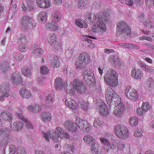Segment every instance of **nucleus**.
I'll list each match as a JSON object with an SVG mask.
<instances>
[{
    "mask_svg": "<svg viewBox=\"0 0 154 154\" xmlns=\"http://www.w3.org/2000/svg\"><path fill=\"white\" fill-rule=\"evenodd\" d=\"M110 11V10L107 9L103 12H99L96 14L95 17L97 20L93 25L92 30L97 35H102L106 31L105 23L107 21V17L109 16Z\"/></svg>",
    "mask_w": 154,
    "mask_h": 154,
    "instance_id": "1",
    "label": "nucleus"
},
{
    "mask_svg": "<svg viewBox=\"0 0 154 154\" xmlns=\"http://www.w3.org/2000/svg\"><path fill=\"white\" fill-rule=\"evenodd\" d=\"M55 133L56 135L53 136L51 134V130H48L47 132L43 134L44 138L47 141H49L50 140V137L51 139L55 142H58L60 139L65 138L68 139L70 138L69 134L68 133L60 127H58L56 128Z\"/></svg>",
    "mask_w": 154,
    "mask_h": 154,
    "instance_id": "2",
    "label": "nucleus"
},
{
    "mask_svg": "<svg viewBox=\"0 0 154 154\" xmlns=\"http://www.w3.org/2000/svg\"><path fill=\"white\" fill-rule=\"evenodd\" d=\"M100 140L102 143L104 144L105 148L107 152H109L110 149L114 150L117 148L119 151H122L125 147V145L123 142H121L118 140H114L112 142V145L111 146L110 143L106 138H100Z\"/></svg>",
    "mask_w": 154,
    "mask_h": 154,
    "instance_id": "3",
    "label": "nucleus"
},
{
    "mask_svg": "<svg viewBox=\"0 0 154 154\" xmlns=\"http://www.w3.org/2000/svg\"><path fill=\"white\" fill-rule=\"evenodd\" d=\"M91 57L89 54L86 52L79 54V60L76 61L75 66L78 69H82L91 62Z\"/></svg>",
    "mask_w": 154,
    "mask_h": 154,
    "instance_id": "4",
    "label": "nucleus"
},
{
    "mask_svg": "<svg viewBox=\"0 0 154 154\" xmlns=\"http://www.w3.org/2000/svg\"><path fill=\"white\" fill-rule=\"evenodd\" d=\"M118 75L114 71H111L107 73L104 76L105 82L110 86L115 87L118 84Z\"/></svg>",
    "mask_w": 154,
    "mask_h": 154,
    "instance_id": "5",
    "label": "nucleus"
},
{
    "mask_svg": "<svg viewBox=\"0 0 154 154\" xmlns=\"http://www.w3.org/2000/svg\"><path fill=\"white\" fill-rule=\"evenodd\" d=\"M118 75L114 71H111L107 73L104 76L105 82L110 86L115 87L118 84Z\"/></svg>",
    "mask_w": 154,
    "mask_h": 154,
    "instance_id": "6",
    "label": "nucleus"
},
{
    "mask_svg": "<svg viewBox=\"0 0 154 154\" xmlns=\"http://www.w3.org/2000/svg\"><path fill=\"white\" fill-rule=\"evenodd\" d=\"M106 98L110 107L112 103L119 102L121 99L115 91L110 88H108L106 92Z\"/></svg>",
    "mask_w": 154,
    "mask_h": 154,
    "instance_id": "7",
    "label": "nucleus"
},
{
    "mask_svg": "<svg viewBox=\"0 0 154 154\" xmlns=\"http://www.w3.org/2000/svg\"><path fill=\"white\" fill-rule=\"evenodd\" d=\"M85 143L90 146L91 152L94 154H98L99 152V144L95 142L94 138L90 135H86L83 138Z\"/></svg>",
    "mask_w": 154,
    "mask_h": 154,
    "instance_id": "8",
    "label": "nucleus"
},
{
    "mask_svg": "<svg viewBox=\"0 0 154 154\" xmlns=\"http://www.w3.org/2000/svg\"><path fill=\"white\" fill-rule=\"evenodd\" d=\"M114 132L119 138L125 139L128 137L129 133L128 128L124 125H117L114 128Z\"/></svg>",
    "mask_w": 154,
    "mask_h": 154,
    "instance_id": "9",
    "label": "nucleus"
},
{
    "mask_svg": "<svg viewBox=\"0 0 154 154\" xmlns=\"http://www.w3.org/2000/svg\"><path fill=\"white\" fill-rule=\"evenodd\" d=\"M114 132L119 138L125 139L128 137L129 133L128 128L124 125H117L114 128Z\"/></svg>",
    "mask_w": 154,
    "mask_h": 154,
    "instance_id": "10",
    "label": "nucleus"
},
{
    "mask_svg": "<svg viewBox=\"0 0 154 154\" xmlns=\"http://www.w3.org/2000/svg\"><path fill=\"white\" fill-rule=\"evenodd\" d=\"M57 37L56 35L51 33L48 35L47 38V41L52 47L55 48V51L57 53L62 51V45L61 42H58L56 41Z\"/></svg>",
    "mask_w": 154,
    "mask_h": 154,
    "instance_id": "11",
    "label": "nucleus"
},
{
    "mask_svg": "<svg viewBox=\"0 0 154 154\" xmlns=\"http://www.w3.org/2000/svg\"><path fill=\"white\" fill-rule=\"evenodd\" d=\"M116 29L117 35L123 33L129 37L132 36L131 35V29L127 23L125 21H122L118 23Z\"/></svg>",
    "mask_w": 154,
    "mask_h": 154,
    "instance_id": "12",
    "label": "nucleus"
},
{
    "mask_svg": "<svg viewBox=\"0 0 154 154\" xmlns=\"http://www.w3.org/2000/svg\"><path fill=\"white\" fill-rule=\"evenodd\" d=\"M72 84H73L75 90L79 94L85 93L88 90L87 87L84 82L79 79H74Z\"/></svg>",
    "mask_w": 154,
    "mask_h": 154,
    "instance_id": "13",
    "label": "nucleus"
},
{
    "mask_svg": "<svg viewBox=\"0 0 154 154\" xmlns=\"http://www.w3.org/2000/svg\"><path fill=\"white\" fill-rule=\"evenodd\" d=\"M126 96L130 100L135 101L138 97L139 95L136 90L130 86H127L125 90Z\"/></svg>",
    "mask_w": 154,
    "mask_h": 154,
    "instance_id": "14",
    "label": "nucleus"
},
{
    "mask_svg": "<svg viewBox=\"0 0 154 154\" xmlns=\"http://www.w3.org/2000/svg\"><path fill=\"white\" fill-rule=\"evenodd\" d=\"M84 80L88 85L94 82L95 79L93 73L90 71H84L82 73Z\"/></svg>",
    "mask_w": 154,
    "mask_h": 154,
    "instance_id": "15",
    "label": "nucleus"
},
{
    "mask_svg": "<svg viewBox=\"0 0 154 154\" xmlns=\"http://www.w3.org/2000/svg\"><path fill=\"white\" fill-rule=\"evenodd\" d=\"M33 21V20L28 16H23L20 20L21 29L23 31L26 30L29 25Z\"/></svg>",
    "mask_w": 154,
    "mask_h": 154,
    "instance_id": "16",
    "label": "nucleus"
},
{
    "mask_svg": "<svg viewBox=\"0 0 154 154\" xmlns=\"http://www.w3.org/2000/svg\"><path fill=\"white\" fill-rule=\"evenodd\" d=\"M65 128L68 131L75 132L78 131L77 126L74 122L71 120H66L63 124Z\"/></svg>",
    "mask_w": 154,
    "mask_h": 154,
    "instance_id": "17",
    "label": "nucleus"
},
{
    "mask_svg": "<svg viewBox=\"0 0 154 154\" xmlns=\"http://www.w3.org/2000/svg\"><path fill=\"white\" fill-rule=\"evenodd\" d=\"M112 104L117 105L114 107L113 109V113L116 116H120L122 115L124 110V106L123 103H121V100L119 102L112 103Z\"/></svg>",
    "mask_w": 154,
    "mask_h": 154,
    "instance_id": "18",
    "label": "nucleus"
},
{
    "mask_svg": "<svg viewBox=\"0 0 154 154\" xmlns=\"http://www.w3.org/2000/svg\"><path fill=\"white\" fill-rule=\"evenodd\" d=\"M54 85L57 89L62 90L63 88L66 86L67 82H64L61 78L57 77L55 79Z\"/></svg>",
    "mask_w": 154,
    "mask_h": 154,
    "instance_id": "19",
    "label": "nucleus"
},
{
    "mask_svg": "<svg viewBox=\"0 0 154 154\" xmlns=\"http://www.w3.org/2000/svg\"><path fill=\"white\" fill-rule=\"evenodd\" d=\"M131 75L133 78L136 79H139L143 78V73L141 69L135 68L131 70Z\"/></svg>",
    "mask_w": 154,
    "mask_h": 154,
    "instance_id": "20",
    "label": "nucleus"
},
{
    "mask_svg": "<svg viewBox=\"0 0 154 154\" xmlns=\"http://www.w3.org/2000/svg\"><path fill=\"white\" fill-rule=\"evenodd\" d=\"M35 0H26V2H23L21 8L24 11L31 10L34 7V2Z\"/></svg>",
    "mask_w": 154,
    "mask_h": 154,
    "instance_id": "21",
    "label": "nucleus"
},
{
    "mask_svg": "<svg viewBox=\"0 0 154 154\" xmlns=\"http://www.w3.org/2000/svg\"><path fill=\"white\" fill-rule=\"evenodd\" d=\"M75 124L82 130H84L88 122L79 117H77L75 120Z\"/></svg>",
    "mask_w": 154,
    "mask_h": 154,
    "instance_id": "22",
    "label": "nucleus"
},
{
    "mask_svg": "<svg viewBox=\"0 0 154 154\" xmlns=\"http://www.w3.org/2000/svg\"><path fill=\"white\" fill-rule=\"evenodd\" d=\"M36 4L40 8H47L51 6L50 0H37Z\"/></svg>",
    "mask_w": 154,
    "mask_h": 154,
    "instance_id": "23",
    "label": "nucleus"
},
{
    "mask_svg": "<svg viewBox=\"0 0 154 154\" xmlns=\"http://www.w3.org/2000/svg\"><path fill=\"white\" fill-rule=\"evenodd\" d=\"M65 104L67 107L72 110H75L78 108V105L76 102L72 99H66Z\"/></svg>",
    "mask_w": 154,
    "mask_h": 154,
    "instance_id": "24",
    "label": "nucleus"
},
{
    "mask_svg": "<svg viewBox=\"0 0 154 154\" xmlns=\"http://www.w3.org/2000/svg\"><path fill=\"white\" fill-rule=\"evenodd\" d=\"M36 46L35 45L33 46L32 48L33 49L34 48H35V49H33L34 51L31 54V55L37 58L40 57L43 54L44 51L42 48H36Z\"/></svg>",
    "mask_w": 154,
    "mask_h": 154,
    "instance_id": "25",
    "label": "nucleus"
},
{
    "mask_svg": "<svg viewBox=\"0 0 154 154\" xmlns=\"http://www.w3.org/2000/svg\"><path fill=\"white\" fill-rule=\"evenodd\" d=\"M99 112L101 115L106 116L109 114V111L106 104L102 101L101 105L99 106Z\"/></svg>",
    "mask_w": 154,
    "mask_h": 154,
    "instance_id": "26",
    "label": "nucleus"
},
{
    "mask_svg": "<svg viewBox=\"0 0 154 154\" xmlns=\"http://www.w3.org/2000/svg\"><path fill=\"white\" fill-rule=\"evenodd\" d=\"M11 80L14 85L19 84L22 83L21 76L19 73L17 72H15L12 74Z\"/></svg>",
    "mask_w": 154,
    "mask_h": 154,
    "instance_id": "27",
    "label": "nucleus"
},
{
    "mask_svg": "<svg viewBox=\"0 0 154 154\" xmlns=\"http://www.w3.org/2000/svg\"><path fill=\"white\" fill-rule=\"evenodd\" d=\"M51 66L54 68H59L60 66V62L59 58L56 55L54 56L50 61Z\"/></svg>",
    "mask_w": 154,
    "mask_h": 154,
    "instance_id": "28",
    "label": "nucleus"
},
{
    "mask_svg": "<svg viewBox=\"0 0 154 154\" xmlns=\"http://www.w3.org/2000/svg\"><path fill=\"white\" fill-rule=\"evenodd\" d=\"M47 13L45 11L39 12L37 15V20L40 22H46L47 20Z\"/></svg>",
    "mask_w": 154,
    "mask_h": 154,
    "instance_id": "29",
    "label": "nucleus"
},
{
    "mask_svg": "<svg viewBox=\"0 0 154 154\" xmlns=\"http://www.w3.org/2000/svg\"><path fill=\"white\" fill-rule=\"evenodd\" d=\"M10 64L7 62L2 61L0 62V71L4 72L10 70Z\"/></svg>",
    "mask_w": 154,
    "mask_h": 154,
    "instance_id": "30",
    "label": "nucleus"
},
{
    "mask_svg": "<svg viewBox=\"0 0 154 154\" xmlns=\"http://www.w3.org/2000/svg\"><path fill=\"white\" fill-rule=\"evenodd\" d=\"M23 125L22 122L20 121L14 122L10 125V128L12 130L20 131L22 129Z\"/></svg>",
    "mask_w": 154,
    "mask_h": 154,
    "instance_id": "31",
    "label": "nucleus"
},
{
    "mask_svg": "<svg viewBox=\"0 0 154 154\" xmlns=\"http://www.w3.org/2000/svg\"><path fill=\"white\" fill-rule=\"evenodd\" d=\"M10 88L8 83H2L0 86V92L4 94L10 93Z\"/></svg>",
    "mask_w": 154,
    "mask_h": 154,
    "instance_id": "32",
    "label": "nucleus"
},
{
    "mask_svg": "<svg viewBox=\"0 0 154 154\" xmlns=\"http://www.w3.org/2000/svg\"><path fill=\"white\" fill-rule=\"evenodd\" d=\"M52 21L57 23L60 20L62 17V14L58 11L54 10L52 13Z\"/></svg>",
    "mask_w": 154,
    "mask_h": 154,
    "instance_id": "33",
    "label": "nucleus"
},
{
    "mask_svg": "<svg viewBox=\"0 0 154 154\" xmlns=\"http://www.w3.org/2000/svg\"><path fill=\"white\" fill-rule=\"evenodd\" d=\"M95 15L91 13H87L85 15V18L87 22L90 23L94 22L96 19Z\"/></svg>",
    "mask_w": 154,
    "mask_h": 154,
    "instance_id": "34",
    "label": "nucleus"
},
{
    "mask_svg": "<svg viewBox=\"0 0 154 154\" xmlns=\"http://www.w3.org/2000/svg\"><path fill=\"white\" fill-rule=\"evenodd\" d=\"M59 26V25L57 23L53 21L50 23H47L46 24V28L53 31L57 30Z\"/></svg>",
    "mask_w": 154,
    "mask_h": 154,
    "instance_id": "35",
    "label": "nucleus"
},
{
    "mask_svg": "<svg viewBox=\"0 0 154 154\" xmlns=\"http://www.w3.org/2000/svg\"><path fill=\"white\" fill-rule=\"evenodd\" d=\"M28 108L32 112L36 113L39 112L41 110L42 107L38 104H35L32 106H28Z\"/></svg>",
    "mask_w": 154,
    "mask_h": 154,
    "instance_id": "36",
    "label": "nucleus"
},
{
    "mask_svg": "<svg viewBox=\"0 0 154 154\" xmlns=\"http://www.w3.org/2000/svg\"><path fill=\"white\" fill-rule=\"evenodd\" d=\"M1 115L4 120L10 122L12 121L13 116L11 113L5 111L2 112Z\"/></svg>",
    "mask_w": 154,
    "mask_h": 154,
    "instance_id": "37",
    "label": "nucleus"
},
{
    "mask_svg": "<svg viewBox=\"0 0 154 154\" xmlns=\"http://www.w3.org/2000/svg\"><path fill=\"white\" fill-rule=\"evenodd\" d=\"M75 23L77 26L81 28L86 29L87 28L88 25L85 20L80 19L76 20Z\"/></svg>",
    "mask_w": 154,
    "mask_h": 154,
    "instance_id": "38",
    "label": "nucleus"
},
{
    "mask_svg": "<svg viewBox=\"0 0 154 154\" xmlns=\"http://www.w3.org/2000/svg\"><path fill=\"white\" fill-rule=\"evenodd\" d=\"M21 96L23 98H29L31 96V94L28 90L22 89L20 91Z\"/></svg>",
    "mask_w": 154,
    "mask_h": 154,
    "instance_id": "39",
    "label": "nucleus"
},
{
    "mask_svg": "<svg viewBox=\"0 0 154 154\" xmlns=\"http://www.w3.org/2000/svg\"><path fill=\"white\" fill-rule=\"evenodd\" d=\"M10 131L9 128H4L0 130V136L3 137H7L9 135Z\"/></svg>",
    "mask_w": 154,
    "mask_h": 154,
    "instance_id": "40",
    "label": "nucleus"
},
{
    "mask_svg": "<svg viewBox=\"0 0 154 154\" xmlns=\"http://www.w3.org/2000/svg\"><path fill=\"white\" fill-rule=\"evenodd\" d=\"M55 97L53 94H50L46 97V104L49 106H51L54 101Z\"/></svg>",
    "mask_w": 154,
    "mask_h": 154,
    "instance_id": "41",
    "label": "nucleus"
},
{
    "mask_svg": "<svg viewBox=\"0 0 154 154\" xmlns=\"http://www.w3.org/2000/svg\"><path fill=\"white\" fill-rule=\"evenodd\" d=\"M42 119L45 122H49L51 119V116L50 113L48 112H44L41 115Z\"/></svg>",
    "mask_w": 154,
    "mask_h": 154,
    "instance_id": "42",
    "label": "nucleus"
},
{
    "mask_svg": "<svg viewBox=\"0 0 154 154\" xmlns=\"http://www.w3.org/2000/svg\"><path fill=\"white\" fill-rule=\"evenodd\" d=\"M109 61L114 65L117 66L119 63V60L117 56L111 55L109 56Z\"/></svg>",
    "mask_w": 154,
    "mask_h": 154,
    "instance_id": "43",
    "label": "nucleus"
},
{
    "mask_svg": "<svg viewBox=\"0 0 154 154\" xmlns=\"http://www.w3.org/2000/svg\"><path fill=\"white\" fill-rule=\"evenodd\" d=\"M145 85L149 90L153 88L154 85V82L152 78H148L145 81Z\"/></svg>",
    "mask_w": 154,
    "mask_h": 154,
    "instance_id": "44",
    "label": "nucleus"
},
{
    "mask_svg": "<svg viewBox=\"0 0 154 154\" xmlns=\"http://www.w3.org/2000/svg\"><path fill=\"white\" fill-rule=\"evenodd\" d=\"M93 125L95 127L97 128H101L103 126L102 121L100 118H96L93 122Z\"/></svg>",
    "mask_w": 154,
    "mask_h": 154,
    "instance_id": "45",
    "label": "nucleus"
},
{
    "mask_svg": "<svg viewBox=\"0 0 154 154\" xmlns=\"http://www.w3.org/2000/svg\"><path fill=\"white\" fill-rule=\"evenodd\" d=\"M151 108V106L147 102H144L143 103L141 106V109L144 112H146L150 109Z\"/></svg>",
    "mask_w": 154,
    "mask_h": 154,
    "instance_id": "46",
    "label": "nucleus"
},
{
    "mask_svg": "<svg viewBox=\"0 0 154 154\" xmlns=\"http://www.w3.org/2000/svg\"><path fill=\"white\" fill-rule=\"evenodd\" d=\"M139 119L137 117H132L129 119L128 122L131 126H135L138 123Z\"/></svg>",
    "mask_w": 154,
    "mask_h": 154,
    "instance_id": "47",
    "label": "nucleus"
},
{
    "mask_svg": "<svg viewBox=\"0 0 154 154\" xmlns=\"http://www.w3.org/2000/svg\"><path fill=\"white\" fill-rule=\"evenodd\" d=\"M22 73L25 76H29L31 75V71L30 69L28 68L27 67L24 66L21 69Z\"/></svg>",
    "mask_w": 154,
    "mask_h": 154,
    "instance_id": "48",
    "label": "nucleus"
},
{
    "mask_svg": "<svg viewBox=\"0 0 154 154\" xmlns=\"http://www.w3.org/2000/svg\"><path fill=\"white\" fill-rule=\"evenodd\" d=\"M74 87L69 86L66 88V91L67 94L70 96H72L74 95L75 93Z\"/></svg>",
    "mask_w": 154,
    "mask_h": 154,
    "instance_id": "49",
    "label": "nucleus"
},
{
    "mask_svg": "<svg viewBox=\"0 0 154 154\" xmlns=\"http://www.w3.org/2000/svg\"><path fill=\"white\" fill-rule=\"evenodd\" d=\"M143 132L141 130L138 128H135L133 130L134 136L137 137H140L143 135Z\"/></svg>",
    "mask_w": 154,
    "mask_h": 154,
    "instance_id": "50",
    "label": "nucleus"
},
{
    "mask_svg": "<svg viewBox=\"0 0 154 154\" xmlns=\"http://www.w3.org/2000/svg\"><path fill=\"white\" fill-rule=\"evenodd\" d=\"M28 39L25 36H21L18 40V42L20 43V44H26L28 42Z\"/></svg>",
    "mask_w": 154,
    "mask_h": 154,
    "instance_id": "51",
    "label": "nucleus"
},
{
    "mask_svg": "<svg viewBox=\"0 0 154 154\" xmlns=\"http://www.w3.org/2000/svg\"><path fill=\"white\" fill-rule=\"evenodd\" d=\"M18 48L19 50L21 52H25L28 49V47L26 45H25L22 44H20L19 45Z\"/></svg>",
    "mask_w": 154,
    "mask_h": 154,
    "instance_id": "52",
    "label": "nucleus"
},
{
    "mask_svg": "<svg viewBox=\"0 0 154 154\" xmlns=\"http://www.w3.org/2000/svg\"><path fill=\"white\" fill-rule=\"evenodd\" d=\"M9 141L8 138H5L0 140V149L2 148L3 146L8 144Z\"/></svg>",
    "mask_w": 154,
    "mask_h": 154,
    "instance_id": "53",
    "label": "nucleus"
},
{
    "mask_svg": "<svg viewBox=\"0 0 154 154\" xmlns=\"http://www.w3.org/2000/svg\"><path fill=\"white\" fill-rule=\"evenodd\" d=\"M66 148L68 151H71L72 152L74 151L75 150V147L73 143H70L66 145Z\"/></svg>",
    "mask_w": 154,
    "mask_h": 154,
    "instance_id": "54",
    "label": "nucleus"
},
{
    "mask_svg": "<svg viewBox=\"0 0 154 154\" xmlns=\"http://www.w3.org/2000/svg\"><path fill=\"white\" fill-rule=\"evenodd\" d=\"M24 122L25 123L26 128L29 129L33 128V125L28 119H24Z\"/></svg>",
    "mask_w": 154,
    "mask_h": 154,
    "instance_id": "55",
    "label": "nucleus"
},
{
    "mask_svg": "<svg viewBox=\"0 0 154 154\" xmlns=\"http://www.w3.org/2000/svg\"><path fill=\"white\" fill-rule=\"evenodd\" d=\"M9 154H14L16 151V147L14 145L11 144L9 146Z\"/></svg>",
    "mask_w": 154,
    "mask_h": 154,
    "instance_id": "56",
    "label": "nucleus"
},
{
    "mask_svg": "<svg viewBox=\"0 0 154 154\" xmlns=\"http://www.w3.org/2000/svg\"><path fill=\"white\" fill-rule=\"evenodd\" d=\"M40 70L42 73L44 75L48 73L49 72L48 69L46 66H43L40 68Z\"/></svg>",
    "mask_w": 154,
    "mask_h": 154,
    "instance_id": "57",
    "label": "nucleus"
},
{
    "mask_svg": "<svg viewBox=\"0 0 154 154\" xmlns=\"http://www.w3.org/2000/svg\"><path fill=\"white\" fill-rule=\"evenodd\" d=\"M85 5L84 0H79L78 3V7L79 8L82 9Z\"/></svg>",
    "mask_w": 154,
    "mask_h": 154,
    "instance_id": "58",
    "label": "nucleus"
},
{
    "mask_svg": "<svg viewBox=\"0 0 154 154\" xmlns=\"http://www.w3.org/2000/svg\"><path fill=\"white\" fill-rule=\"evenodd\" d=\"M80 105L83 109L87 110L88 109V103L86 102L81 101L80 103Z\"/></svg>",
    "mask_w": 154,
    "mask_h": 154,
    "instance_id": "59",
    "label": "nucleus"
},
{
    "mask_svg": "<svg viewBox=\"0 0 154 154\" xmlns=\"http://www.w3.org/2000/svg\"><path fill=\"white\" fill-rule=\"evenodd\" d=\"M17 154H26L25 148L22 146L19 147Z\"/></svg>",
    "mask_w": 154,
    "mask_h": 154,
    "instance_id": "60",
    "label": "nucleus"
},
{
    "mask_svg": "<svg viewBox=\"0 0 154 154\" xmlns=\"http://www.w3.org/2000/svg\"><path fill=\"white\" fill-rule=\"evenodd\" d=\"M140 39L141 40H147L150 42H152V39L151 38L145 35H143L142 36L140 37Z\"/></svg>",
    "mask_w": 154,
    "mask_h": 154,
    "instance_id": "61",
    "label": "nucleus"
},
{
    "mask_svg": "<svg viewBox=\"0 0 154 154\" xmlns=\"http://www.w3.org/2000/svg\"><path fill=\"white\" fill-rule=\"evenodd\" d=\"M145 26L148 28H153L154 26L150 21H146L144 23Z\"/></svg>",
    "mask_w": 154,
    "mask_h": 154,
    "instance_id": "62",
    "label": "nucleus"
},
{
    "mask_svg": "<svg viewBox=\"0 0 154 154\" xmlns=\"http://www.w3.org/2000/svg\"><path fill=\"white\" fill-rule=\"evenodd\" d=\"M10 94L6 93L3 94L0 97V101L1 102H3L4 100V97H8L10 96Z\"/></svg>",
    "mask_w": 154,
    "mask_h": 154,
    "instance_id": "63",
    "label": "nucleus"
},
{
    "mask_svg": "<svg viewBox=\"0 0 154 154\" xmlns=\"http://www.w3.org/2000/svg\"><path fill=\"white\" fill-rule=\"evenodd\" d=\"M153 70V69L151 67L149 66L146 65L143 71L146 72L150 73L152 72Z\"/></svg>",
    "mask_w": 154,
    "mask_h": 154,
    "instance_id": "64",
    "label": "nucleus"
}]
</instances>
